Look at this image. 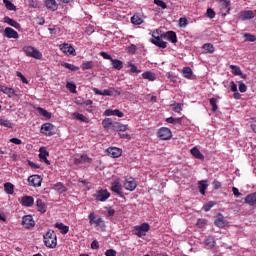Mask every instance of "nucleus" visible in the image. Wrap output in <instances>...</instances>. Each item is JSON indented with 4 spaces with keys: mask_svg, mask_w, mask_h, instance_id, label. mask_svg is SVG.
<instances>
[{
    "mask_svg": "<svg viewBox=\"0 0 256 256\" xmlns=\"http://www.w3.org/2000/svg\"><path fill=\"white\" fill-rule=\"evenodd\" d=\"M129 67H130V71L131 73H141V70L137 69V66H135V64H129Z\"/></svg>",
    "mask_w": 256,
    "mask_h": 256,
    "instance_id": "13d9d810",
    "label": "nucleus"
},
{
    "mask_svg": "<svg viewBox=\"0 0 256 256\" xmlns=\"http://www.w3.org/2000/svg\"><path fill=\"white\" fill-rule=\"evenodd\" d=\"M81 69H83V71H87V69H93V61L82 63Z\"/></svg>",
    "mask_w": 256,
    "mask_h": 256,
    "instance_id": "c03bdc74",
    "label": "nucleus"
},
{
    "mask_svg": "<svg viewBox=\"0 0 256 256\" xmlns=\"http://www.w3.org/2000/svg\"><path fill=\"white\" fill-rule=\"evenodd\" d=\"M244 37H245V41H249L250 43H255L256 41L255 35H252L250 33L244 34Z\"/></svg>",
    "mask_w": 256,
    "mask_h": 256,
    "instance_id": "a18cd8bd",
    "label": "nucleus"
},
{
    "mask_svg": "<svg viewBox=\"0 0 256 256\" xmlns=\"http://www.w3.org/2000/svg\"><path fill=\"white\" fill-rule=\"evenodd\" d=\"M210 105L212 107V111L213 113H215V111H217L218 106H217V98H211L210 99Z\"/></svg>",
    "mask_w": 256,
    "mask_h": 256,
    "instance_id": "49530a36",
    "label": "nucleus"
},
{
    "mask_svg": "<svg viewBox=\"0 0 256 256\" xmlns=\"http://www.w3.org/2000/svg\"><path fill=\"white\" fill-rule=\"evenodd\" d=\"M4 37H7V39H19V33L11 27H6L4 30Z\"/></svg>",
    "mask_w": 256,
    "mask_h": 256,
    "instance_id": "4468645a",
    "label": "nucleus"
},
{
    "mask_svg": "<svg viewBox=\"0 0 256 256\" xmlns=\"http://www.w3.org/2000/svg\"><path fill=\"white\" fill-rule=\"evenodd\" d=\"M157 137L160 138L161 141H169L173 137V133L171 129L167 127H162L157 132Z\"/></svg>",
    "mask_w": 256,
    "mask_h": 256,
    "instance_id": "423d86ee",
    "label": "nucleus"
},
{
    "mask_svg": "<svg viewBox=\"0 0 256 256\" xmlns=\"http://www.w3.org/2000/svg\"><path fill=\"white\" fill-rule=\"evenodd\" d=\"M88 219L91 226L94 225V227H100L101 229L105 227V220H103L101 216H97L95 212H91L88 215Z\"/></svg>",
    "mask_w": 256,
    "mask_h": 256,
    "instance_id": "f03ea898",
    "label": "nucleus"
},
{
    "mask_svg": "<svg viewBox=\"0 0 256 256\" xmlns=\"http://www.w3.org/2000/svg\"><path fill=\"white\" fill-rule=\"evenodd\" d=\"M36 206H37L38 211H40V213L47 212V205L44 204L43 200L37 199Z\"/></svg>",
    "mask_w": 256,
    "mask_h": 256,
    "instance_id": "72a5a7b5",
    "label": "nucleus"
},
{
    "mask_svg": "<svg viewBox=\"0 0 256 256\" xmlns=\"http://www.w3.org/2000/svg\"><path fill=\"white\" fill-rule=\"evenodd\" d=\"M41 183H43V178L39 175H31L28 178V185L30 187H41Z\"/></svg>",
    "mask_w": 256,
    "mask_h": 256,
    "instance_id": "6e6552de",
    "label": "nucleus"
},
{
    "mask_svg": "<svg viewBox=\"0 0 256 256\" xmlns=\"http://www.w3.org/2000/svg\"><path fill=\"white\" fill-rule=\"evenodd\" d=\"M111 191L117 193V195H123V186L121 185V180L116 179L111 185Z\"/></svg>",
    "mask_w": 256,
    "mask_h": 256,
    "instance_id": "ddd939ff",
    "label": "nucleus"
},
{
    "mask_svg": "<svg viewBox=\"0 0 256 256\" xmlns=\"http://www.w3.org/2000/svg\"><path fill=\"white\" fill-rule=\"evenodd\" d=\"M154 4L157 5V7H160L161 9H167V3H165L162 0H154Z\"/></svg>",
    "mask_w": 256,
    "mask_h": 256,
    "instance_id": "de8ad7c7",
    "label": "nucleus"
},
{
    "mask_svg": "<svg viewBox=\"0 0 256 256\" xmlns=\"http://www.w3.org/2000/svg\"><path fill=\"white\" fill-rule=\"evenodd\" d=\"M64 67L66 69H69L70 71H79V67L73 65V64H69V63H65Z\"/></svg>",
    "mask_w": 256,
    "mask_h": 256,
    "instance_id": "864d4df0",
    "label": "nucleus"
},
{
    "mask_svg": "<svg viewBox=\"0 0 256 256\" xmlns=\"http://www.w3.org/2000/svg\"><path fill=\"white\" fill-rule=\"evenodd\" d=\"M93 91H94L95 95H102L104 97H113V95H116L117 97H119V95H121V91H119L113 87L103 90V91H101L97 88H93Z\"/></svg>",
    "mask_w": 256,
    "mask_h": 256,
    "instance_id": "20e7f679",
    "label": "nucleus"
},
{
    "mask_svg": "<svg viewBox=\"0 0 256 256\" xmlns=\"http://www.w3.org/2000/svg\"><path fill=\"white\" fill-rule=\"evenodd\" d=\"M44 244L48 249H55L57 247V234L50 230L44 235Z\"/></svg>",
    "mask_w": 256,
    "mask_h": 256,
    "instance_id": "f257e3e1",
    "label": "nucleus"
},
{
    "mask_svg": "<svg viewBox=\"0 0 256 256\" xmlns=\"http://www.w3.org/2000/svg\"><path fill=\"white\" fill-rule=\"evenodd\" d=\"M101 57H103V59H108L109 61H113V57H111V55H109L107 52H101Z\"/></svg>",
    "mask_w": 256,
    "mask_h": 256,
    "instance_id": "680f3d73",
    "label": "nucleus"
},
{
    "mask_svg": "<svg viewBox=\"0 0 256 256\" xmlns=\"http://www.w3.org/2000/svg\"><path fill=\"white\" fill-rule=\"evenodd\" d=\"M72 117L74 119H77V121H81L82 123H89V118H87L85 115H83L79 112H74L72 114Z\"/></svg>",
    "mask_w": 256,
    "mask_h": 256,
    "instance_id": "bb28decb",
    "label": "nucleus"
},
{
    "mask_svg": "<svg viewBox=\"0 0 256 256\" xmlns=\"http://www.w3.org/2000/svg\"><path fill=\"white\" fill-rule=\"evenodd\" d=\"M115 122H112L111 118H106L102 121V126L104 129H113V124Z\"/></svg>",
    "mask_w": 256,
    "mask_h": 256,
    "instance_id": "e433bc0d",
    "label": "nucleus"
},
{
    "mask_svg": "<svg viewBox=\"0 0 256 256\" xmlns=\"http://www.w3.org/2000/svg\"><path fill=\"white\" fill-rule=\"evenodd\" d=\"M230 89L231 91H233V93H236L237 91V84H235V82H230Z\"/></svg>",
    "mask_w": 256,
    "mask_h": 256,
    "instance_id": "338daca9",
    "label": "nucleus"
},
{
    "mask_svg": "<svg viewBox=\"0 0 256 256\" xmlns=\"http://www.w3.org/2000/svg\"><path fill=\"white\" fill-rule=\"evenodd\" d=\"M209 187V184H207V181L202 180L198 182V188L201 195H205V190Z\"/></svg>",
    "mask_w": 256,
    "mask_h": 256,
    "instance_id": "f704fd0d",
    "label": "nucleus"
},
{
    "mask_svg": "<svg viewBox=\"0 0 256 256\" xmlns=\"http://www.w3.org/2000/svg\"><path fill=\"white\" fill-rule=\"evenodd\" d=\"M4 4L5 7L9 10V11H15V5L13 3H11V1L9 0H4Z\"/></svg>",
    "mask_w": 256,
    "mask_h": 256,
    "instance_id": "8fccbe9b",
    "label": "nucleus"
},
{
    "mask_svg": "<svg viewBox=\"0 0 256 256\" xmlns=\"http://www.w3.org/2000/svg\"><path fill=\"white\" fill-rule=\"evenodd\" d=\"M93 159H91L89 156L83 154L79 158H74V165H82L85 163H91Z\"/></svg>",
    "mask_w": 256,
    "mask_h": 256,
    "instance_id": "f3484780",
    "label": "nucleus"
},
{
    "mask_svg": "<svg viewBox=\"0 0 256 256\" xmlns=\"http://www.w3.org/2000/svg\"><path fill=\"white\" fill-rule=\"evenodd\" d=\"M104 115H105L106 117H111V116L115 115V113H114V110H112V109H107V110H105Z\"/></svg>",
    "mask_w": 256,
    "mask_h": 256,
    "instance_id": "69168bd1",
    "label": "nucleus"
},
{
    "mask_svg": "<svg viewBox=\"0 0 256 256\" xmlns=\"http://www.w3.org/2000/svg\"><path fill=\"white\" fill-rule=\"evenodd\" d=\"M151 43L160 49H167V42L163 41V36H160V38L151 39Z\"/></svg>",
    "mask_w": 256,
    "mask_h": 256,
    "instance_id": "6ab92c4d",
    "label": "nucleus"
},
{
    "mask_svg": "<svg viewBox=\"0 0 256 256\" xmlns=\"http://www.w3.org/2000/svg\"><path fill=\"white\" fill-rule=\"evenodd\" d=\"M182 73L185 79H191V77H193V70L190 67H184Z\"/></svg>",
    "mask_w": 256,
    "mask_h": 256,
    "instance_id": "c9c22d12",
    "label": "nucleus"
},
{
    "mask_svg": "<svg viewBox=\"0 0 256 256\" xmlns=\"http://www.w3.org/2000/svg\"><path fill=\"white\" fill-rule=\"evenodd\" d=\"M187 25H189V21L185 17L179 19V27L185 28Z\"/></svg>",
    "mask_w": 256,
    "mask_h": 256,
    "instance_id": "603ef678",
    "label": "nucleus"
},
{
    "mask_svg": "<svg viewBox=\"0 0 256 256\" xmlns=\"http://www.w3.org/2000/svg\"><path fill=\"white\" fill-rule=\"evenodd\" d=\"M53 129H54L53 124L44 123L41 126L40 133H42V135H45L46 137H51V135H53Z\"/></svg>",
    "mask_w": 256,
    "mask_h": 256,
    "instance_id": "9d476101",
    "label": "nucleus"
},
{
    "mask_svg": "<svg viewBox=\"0 0 256 256\" xmlns=\"http://www.w3.org/2000/svg\"><path fill=\"white\" fill-rule=\"evenodd\" d=\"M44 5L49 11H57L59 9V4H57L56 0H46Z\"/></svg>",
    "mask_w": 256,
    "mask_h": 256,
    "instance_id": "aec40b11",
    "label": "nucleus"
},
{
    "mask_svg": "<svg viewBox=\"0 0 256 256\" xmlns=\"http://www.w3.org/2000/svg\"><path fill=\"white\" fill-rule=\"evenodd\" d=\"M35 204V199L32 196H24L21 199V205L23 207H33Z\"/></svg>",
    "mask_w": 256,
    "mask_h": 256,
    "instance_id": "a211bd4d",
    "label": "nucleus"
},
{
    "mask_svg": "<svg viewBox=\"0 0 256 256\" xmlns=\"http://www.w3.org/2000/svg\"><path fill=\"white\" fill-rule=\"evenodd\" d=\"M206 15L209 19H215V11L211 8L207 9Z\"/></svg>",
    "mask_w": 256,
    "mask_h": 256,
    "instance_id": "4d7b16f0",
    "label": "nucleus"
},
{
    "mask_svg": "<svg viewBox=\"0 0 256 256\" xmlns=\"http://www.w3.org/2000/svg\"><path fill=\"white\" fill-rule=\"evenodd\" d=\"M230 69L233 75H243V73L241 72V68L239 66L230 65Z\"/></svg>",
    "mask_w": 256,
    "mask_h": 256,
    "instance_id": "79ce46f5",
    "label": "nucleus"
},
{
    "mask_svg": "<svg viewBox=\"0 0 256 256\" xmlns=\"http://www.w3.org/2000/svg\"><path fill=\"white\" fill-rule=\"evenodd\" d=\"M114 115L116 117H124L125 114H123V112H121L119 109H115L114 110Z\"/></svg>",
    "mask_w": 256,
    "mask_h": 256,
    "instance_id": "774afa93",
    "label": "nucleus"
},
{
    "mask_svg": "<svg viewBox=\"0 0 256 256\" xmlns=\"http://www.w3.org/2000/svg\"><path fill=\"white\" fill-rule=\"evenodd\" d=\"M149 229H151V226L148 223H142L141 225L135 226L132 232L137 237H145L149 233Z\"/></svg>",
    "mask_w": 256,
    "mask_h": 256,
    "instance_id": "7ed1b4c3",
    "label": "nucleus"
},
{
    "mask_svg": "<svg viewBox=\"0 0 256 256\" xmlns=\"http://www.w3.org/2000/svg\"><path fill=\"white\" fill-rule=\"evenodd\" d=\"M205 247L208 249H213L215 247V240L212 237L205 239Z\"/></svg>",
    "mask_w": 256,
    "mask_h": 256,
    "instance_id": "58836bf2",
    "label": "nucleus"
},
{
    "mask_svg": "<svg viewBox=\"0 0 256 256\" xmlns=\"http://www.w3.org/2000/svg\"><path fill=\"white\" fill-rule=\"evenodd\" d=\"M164 37H166V39L168 41H170L171 43H177V34L173 31H169L167 32Z\"/></svg>",
    "mask_w": 256,
    "mask_h": 256,
    "instance_id": "473e14b6",
    "label": "nucleus"
},
{
    "mask_svg": "<svg viewBox=\"0 0 256 256\" xmlns=\"http://www.w3.org/2000/svg\"><path fill=\"white\" fill-rule=\"evenodd\" d=\"M37 111L39 115H42V117H45L46 119H51V112H48L43 108H37Z\"/></svg>",
    "mask_w": 256,
    "mask_h": 256,
    "instance_id": "ea45409f",
    "label": "nucleus"
},
{
    "mask_svg": "<svg viewBox=\"0 0 256 256\" xmlns=\"http://www.w3.org/2000/svg\"><path fill=\"white\" fill-rule=\"evenodd\" d=\"M55 189L59 191V193H65L67 191V188H65V186L61 183H57L55 185Z\"/></svg>",
    "mask_w": 256,
    "mask_h": 256,
    "instance_id": "3c124183",
    "label": "nucleus"
},
{
    "mask_svg": "<svg viewBox=\"0 0 256 256\" xmlns=\"http://www.w3.org/2000/svg\"><path fill=\"white\" fill-rule=\"evenodd\" d=\"M214 223L216 227H220V229H222L223 227H226L227 220H225V217H223V215H218Z\"/></svg>",
    "mask_w": 256,
    "mask_h": 256,
    "instance_id": "b1692460",
    "label": "nucleus"
},
{
    "mask_svg": "<svg viewBox=\"0 0 256 256\" xmlns=\"http://www.w3.org/2000/svg\"><path fill=\"white\" fill-rule=\"evenodd\" d=\"M142 78L146 79L147 81H155V79H157V76L151 71H146L142 74Z\"/></svg>",
    "mask_w": 256,
    "mask_h": 256,
    "instance_id": "2f4dec72",
    "label": "nucleus"
},
{
    "mask_svg": "<svg viewBox=\"0 0 256 256\" xmlns=\"http://www.w3.org/2000/svg\"><path fill=\"white\" fill-rule=\"evenodd\" d=\"M96 201H107L109 197H111V194L107 190H99L95 195H94Z\"/></svg>",
    "mask_w": 256,
    "mask_h": 256,
    "instance_id": "f8f14e48",
    "label": "nucleus"
},
{
    "mask_svg": "<svg viewBox=\"0 0 256 256\" xmlns=\"http://www.w3.org/2000/svg\"><path fill=\"white\" fill-rule=\"evenodd\" d=\"M3 93H5V95H8V97H20L21 96V93H15V89H13V88H9V87H7L6 86V88H4V92Z\"/></svg>",
    "mask_w": 256,
    "mask_h": 256,
    "instance_id": "7c9ffc66",
    "label": "nucleus"
},
{
    "mask_svg": "<svg viewBox=\"0 0 256 256\" xmlns=\"http://www.w3.org/2000/svg\"><path fill=\"white\" fill-rule=\"evenodd\" d=\"M22 226L25 229H33L35 227V220L33 219V216L26 215L22 218Z\"/></svg>",
    "mask_w": 256,
    "mask_h": 256,
    "instance_id": "1a4fd4ad",
    "label": "nucleus"
},
{
    "mask_svg": "<svg viewBox=\"0 0 256 256\" xmlns=\"http://www.w3.org/2000/svg\"><path fill=\"white\" fill-rule=\"evenodd\" d=\"M191 155H193V157H195V159H200L201 161H203V159H205V156L201 153V151L197 148L194 147L190 150Z\"/></svg>",
    "mask_w": 256,
    "mask_h": 256,
    "instance_id": "a878e982",
    "label": "nucleus"
},
{
    "mask_svg": "<svg viewBox=\"0 0 256 256\" xmlns=\"http://www.w3.org/2000/svg\"><path fill=\"white\" fill-rule=\"evenodd\" d=\"M131 23H133V25H141L143 23V18L139 15H134L131 17Z\"/></svg>",
    "mask_w": 256,
    "mask_h": 256,
    "instance_id": "a19ab883",
    "label": "nucleus"
},
{
    "mask_svg": "<svg viewBox=\"0 0 256 256\" xmlns=\"http://www.w3.org/2000/svg\"><path fill=\"white\" fill-rule=\"evenodd\" d=\"M55 227H56V229H58L60 231V233L62 235H67L69 233V226H67L61 222H57L55 224Z\"/></svg>",
    "mask_w": 256,
    "mask_h": 256,
    "instance_id": "5701e85b",
    "label": "nucleus"
},
{
    "mask_svg": "<svg viewBox=\"0 0 256 256\" xmlns=\"http://www.w3.org/2000/svg\"><path fill=\"white\" fill-rule=\"evenodd\" d=\"M4 191L7 195H13L15 193V185L11 182H7L4 184Z\"/></svg>",
    "mask_w": 256,
    "mask_h": 256,
    "instance_id": "cd10ccee",
    "label": "nucleus"
},
{
    "mask_svg": "<svg viewBox=\"0 0 256 256\" xmlns=\"http://www.w3.org/2000/svg\"><path fill=\"white\" fill-rule=\"evenodd\" d=\"M202 49L205 51V53H215V46H213L211 43L204 44Z\"/></svg>",
    "mask_w": 256,
    "mask_h": 256,
    "instance_id": "4c0bfd02",
    "label": "nucleus"
},
{
    "mask_svg": "<svg viewBox=\"0 0 256 256\" xmlns=\"http://www.w3.org/2000/svg\"><path fill=\"white\" fill-rule=\"evenodd\" d=\"M239 83L240 84H239L238 89H239L240 93H245L247 91V85H245V83H243V82H239Z\"/></svg>",
    "mask_w": 256,
    "mask_h": 256,
    "instance_id": "bf43d9fd",
    "label": "nucleus"
},
{
    "mask_svg": "<svg viewBox=\"0 0 256 256\" xmlns=\"http://www.w3.org/2000/svg\"><path fill=\"white\" fill-rule=\"evenodd\" d=\"M66 87H67V89H69V91H70L71 93H75V91L77 90V86H76L75 83H73V82H68V83L66 84Z\"/></svg>",
    "mask_w": 256,
    "mask_h": 256,
    "instance_id": "09e8293b",
    "label": "nucleus"
},
{
    "mask_svg": "<svg viewBox=\"0 0 256 256\" xmlns=\"http://www.w3.org/2000/svg\"><path fill=\"white\" fill-rule=\"evenodd\" d=\"M4 23H7L10 27H14V29H21V24L12 18H9V16L4 17Z\"/></svg>",
    "mask_w": 256,
    "mask_h": 256,
    "instance_id": "4be33fe9",
    "label": "nucleus"
},
{
    "mask_svg": "<svg viewBox=\"0 0 256 256\" xmlns=\"http://www.w3.org/2000/svg\"><path fill=\"white\" fill-rule=\"evenodd\" d=\"M0 125H2V127H12L11 121L5 119H0Z\"/></svg>",
    "mask_w": 256,
    "mask_h": 256,
    "instance_id": "5fc2aeb1",
    "label": "nucleus"
},
{
    "mask_svg": "<svg viewBox=\"0 0 256 256\" xmlns=\"http://www.w3.org/2000/svg\"><path fill=\"white\" fill-rule=\"evenodd\" d=\"M220 6L222 9H226V11H229V7H231V1L229 0H221Z\"/></svg>",
    "mask_w": 256,
    "mask_h": 256,
    "instance_id": "37998d69",
    "label": "nucleus"
},
{
    "mask_svg": "<svg viewBox=\"0 0 256 256\" xmlns=\"http://www.w3.org/2000/svg\"><path fill=\"white\" fill-rule=\"evenodd\" d=\"M127 129H129V127L125 124H122L120 122H114L113 123V128L112 131H122L125 132L127 131Z\"/></svg>",
    "mask_w": 256,
    "mask_h": 256,
    "instance_id": "393cba45",
    "label": "nucleus"
},
{
    "mask_svg": "<svg viewBox=\"0 0 256 256\" xmlns=\"http://www.w3.org/2000/svg\"><path fill=\"white\" fill-rule=\"evenodd\" d=\"M111 65L117 71H121L123 69V62L121 60L112 58Z\"/></svg>",
    "mask_w": 256,
    "mask_h": 256,
    "instance_id": "c756f323",
    "label": "nucleus"
},
{
    "mask_svg": "<svg viewBox=\"0 0 256 256\" xmlns=\"http://www.w3.org/2000/svg\"><path fill=\"white\" fill-rule=\"evenodd\" d=\"M239 19L241 21H247L248 19H255V14L251 10H245L239 13Z\"/></svg>",
    "mask_w": 256,
    "mask_h": 256,
    "instance_id": "2eb2a0df",
    "label": "nucleus"
},
{
    "mask_svg": "<svg viewBox=\"0 0 256 256\" xmlns=\"http://www.w3.org/2000/svg\"><path fill=\"white\" fill-rule=\"evenodd\" d=\"M245 203L251 206L256 205V192L247 195L245 198Z\"/></svg>",
    "mask_w": 256,
    "mask_h": 256,
    "instance_id": "c85d7f7f",
    "label": "nucleus"
},
{
    "mask_svg": "<svg viewBox=\"0 0 256 256\" xmlns=\"http://www.w3.org/2000/svg\"><path fill=\"white\" fill-rule=\"evenodd\" d=\"M39 159L40 161H42L43 163H46V165H50V162L48 161L47 157H49V152L47 151V149L45 147H41L39 149Z\"/></svg>",
    "mask_w": 256,
    "mask_h": 256,
    "instance_id": "dca6fc26",
    "label": "nucleus"
},
{
    "mask_svg": "<svg viewBox=\"0 0 256 256\" xmlns=\"http://www.w3.org/2000/svg\"><path fill=\"white\" fill-rule=\"evenodd\" d=\"M152 37H153V39H159V38L163 37V34H160L159 30H154L152 32Z\"/></svg>",
    "mask_w": 256,
    "mask_h": 256,
    "instance_id": "052dcab7",
    "label": "nucleus"
},
{
    "mask_svg": "<svg viewBox=\"0 0 256 256\" xmlns=\"http://www.w3.org/2000/svg\"><path fill=\"white\" fill-rule=\"evenodd\" d=\"M23 51L27 57H32L33 59H43V54L33 46H25Z\"/></svg>",
    "mask_w": 256,
    "mask_h": 256,
    "instance_id": "39448f33",
    "label": "nucleus"
},
{
    "mask_svg": "<svg viewBox=\"0 0 256 256\" xmlns=\"http://www.w3.org/2000/svg\"><path fill=\"white\" fill-rule=\"evenodd\" d=\"M59 49H60V51H62V53H64V55H67L68 57L70 55H72L73 57H75V55H77L75 48H73V45H71L69 43L60 44Z\"/></svg>",
    "mask_w": 256,
    "mask_h": 256,
    "instance_id": "0eeeda50",
    "label": "nucleus"
},
{
    "mask_svg": "<svg viewBox=\"0 0 256 256\" xmlns=\"http://www.w3.org/2000/svg\"><path fill=\"white\" fill-rule=\"evenodd\" d=\"M10 143H14V145H21V143H23V141H21V139H19V138H12V139H10Z\"/></svg>",
    "mask_w": 256,
    "mask_h": 256,
    "instance_id": "0e129e2a",
    "label": "nucleus"
},
{
    "mask_svg": "<svg viewBox=\"0 0 256 256\" xmlns=\"http://www.w3.org/2000/svg\"><path fill=\"white\" fill-rule=\"evenodd\" d=\"M215 205V202H213V201H210V202H208L207 204H205L204 206H203V210L204 211H211V208L213 207Z\"/></svg>",
    "mask_w": 256,
    "mask_h": 256,
    "instance_id": "6e6d98bb",
    "label": "nucleus"
},
{
    "mask_svg": "<svg viewBox=\"0 0 256 256\" xmlns=\"http://www.w3.org/2000/svg\"><path fill=\"white\" fill-rule=\"evenodd\" d=\"M124 188L126 191H135V189H137V181H135V178H126Z\"/></svg>",
    "mask_w": 256,
    "mask_h": 256,
    "instance_id": "9b49d317",
    "label": "nucleus"
},
{
    "mask_svg": "<svg viewBox=\"0 0 256 256\" xmlns=\"http://www.w3.org/2000/svg\"><path fill=\"white\" fill-rule=\"evenodd\" d=\"M106 256H117V252L113 249H109L105 252Z\"/></svg>",
    "mask_w": 256,
    "mask_h": 256,
    "instance_id": "e2e57ef3",
    "label": "nucleus"
},
{
    "mask_svg": "<svg viewBox=\"0 0 256 256\" xmlns=\"http://www.w3.org/2000/svg\"><path fill=\"white\" fill-rule=\"evenodd\" d=\"M109 155L113 157L114 159H117V157H121L123 151L117 147H112L107 149Z\"/></svg>",
    "mask_w": 256,
    "mask_h": 256,
    "instance_id": "412c9836",
    "label": "nucleus"
}]
</instances>
